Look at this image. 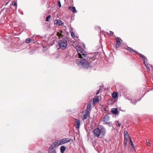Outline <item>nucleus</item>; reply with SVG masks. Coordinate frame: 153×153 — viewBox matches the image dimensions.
Listing matches in <instances>:
<instances>
[{"mask_svg":"<svg viewBox=\"0 0 153 153\" xmlns=\"http://www.w3.org/2000/svg\"><path fill=\"white\" fill-rule=\"evenodd\" d=\"M99 99L98 97V98L94 99L93 100V103L94 104V103L98 102L99 101Z\"/></svg>","mask_w":153,"mask_h":153,"instance_id":"obj_21","label":"nucleus"},{"mask_svg":"<svg viewBox=\"0 0 153 153\" xmlns=\"http://www.w3.org/2000/svg\"><path fill=\"white\" fill-rule=\"evenodd\" d=\"M109 117L107 115H105L103 119V121L105 123V124H108L109 125H110V122H108L109 121Z\"/></svg>","mask_w":153,"mask_h":153,"instance_id":"obj_6","label":"nucleus"},{"mask_svg":"<svg viewBox=\"0 0 153 153\" xmlns=\"http://www.w3.org/2000/svg\"><path fill=\"white\" fill-rule=\"evenodd\" d=\"M92 62L88 60H84L82 61V60L78 59L77 60L76 62L79 66L88 69L92 68L91 63H92Z\"/></svg>","mask_w":153,"mask_h":153,"instance_id":"obj_2","label":"nucleus"},{"mask_svg":"<svg viewBox=\"0 0 153 153\" xmlns=\"http://www.w3.org/2000/svg\"><path fill=\"white\" fill-rule=\"evenodd\" d=\"M126 49L132 53L133 52H137L135 51L132 48L130 47H127L126 48Z\"/></svg>","mask_w":153,"mask_h":153,"instance_id":"obj_14","label":"nucleus"},{"mask_svg":"<svg viewBox=\"0 0 153 153\" xmlns=\"http://www.w3.org/2000/svg\"><path fill=\"white\" fill-rule=\"evenodd\" d=\"M56 35L58 36L59 37V39H60V38H62V35L61 34V33H60L59 32H58L57 33Z\"/></svg>","mask_w":153,"mask_h":153,"instance_id":"obj_24","label":"nucleus"},{"mask_svg":"<svg viewBox=\"0 0 153 153\" xmlns=\"http://www.w3.org/2000/svg\"><path fill=\"white\" fill-rule=\"evenodd\" d=\"M68 9L73 13L76 12V10L74 7L69 6L68 8Z\"/></svg>","mask_w":153,"mask_h":153,"instance_id":"obj_10","label":"nucleus"},{"mask_svg":"<svg viewBox=\"0 0 153 153\" xmlns=\"http://www.w3.org/2000/svg\"><path fill=\"white\" fill-rule=\"evenodd\" d=\"M91 103H92L91 101H90V102H89V104H90V105H91Z\"/></svg>","mask_w":153,"mask_h":153,"instance_id":"obj_39","label":"nucleus"},{"mask_svg":"<svg viewBox=\"0 0 153 153\" xmlns=\"http://www.w3.org/2000/svg\"><path fill=\"white\" fill-rule=\"evenodd\" d=\"M31 41V39H30V38H28V39H27L26 40L25 42H26L27 43H29Z\"/></svg>","mask_w":153,"mask_h":153,"instance_id":"obj_27","label":"nucleus"},{"mask_svg":"<svg viewBox=\"0 0 153 153\" xmlns=\"http://www.w3.org/2000/svg\"><path fill=\"white\" fill-rule=\"evenodd\" d=\"M130 143V144H131V146H132V148L134 149V144L133 143V142H131Z\"/></svg>","mask_w":153,"mask_h":153,"instance_id":"obj_34","label":"nucleus"},{"mask_svg":"<svg viewBox=\"0 0 153 153\" xmlns=\"http://www.w3.org/2000/svg\"><path fill=\"white\" fill-rule=\"evenodd\" d=\"M70 32L71 33V37L73 38H75L76 36L74 32L73 31H70Z\"/></svg>","mask_w":153,"mask_h":153,"instance_id":"obj_22","label":"nucleus"},{"mask_svg":"<svg viewBox=\"0 0 153 153\" xmlns=\"http://www.w3.org/2000/svg\"><path fill=\"white\" fill-rule=\"evenodd\" d=\"M60 32H61V33H62V30H60Z\"/></svg>","mask_w":153,"mask_h":153,"instance_id":"obj_40","label":"nucleus"},{"mask_svg":"<svg viewBox=\"0 0 153 153\" xmlns=\"http://www.w3.org/2000/svg\"><path fill=\"white\" fill-rule=\"evenodd\" d=\"M51 17V16L49 15L46 18V22H49V19H50Z\"/></svg>","mask_w":153,"mask_h":153,"instance_id":"obj_26","label":"nucleus"},{"mask_svg":"<svg viewBox=\"0 0 153 153\" xmlns=\"http://www.w3.org/2000/svg\"><path fill=\"white\" fill-rule=\"evenodd\" d=\"M144 64L145 65V66L146 68L147 69V70H148V71H150V69L149 67L148 66V65H146L145 64V63H144Z\"/></svg>","mask_w":153,"mask_h":153,"instance_id":"obj_28","label":"nucleus"},{"mask_svg":"<svg viewBox=\"0 0 153 153\" xmlns=\"http://www.w3.org/2000/svg\"><path fill=\"white\" fill-rule=\"evenodd\" d=\"M111 112L115 114H117L118 112L117 109L115 108H112L111 110Z\"/></svg>","mask_w":153,"mask_h":153,"instance_id":"obj_13","label":"nucleus"},{"mask_svg":"<svg viewBox=\"0 0 153 153\" xmlns=\"http://www.w3.org/2000/svg\"><path fill=\"white\" fill-rule=\"evenodd\" d=\"M139 56H140V57L141 58H142V59L143 62H144V63H145V56H144L143 55V54H140V53H139Z\"/></svg>","mask_w":153,"mask_h":153,"instance_id":"obj_19","label":"nucleus"},{"mask_svg":"<svg viewBox=\"0 0 153 153\" xmlns=\"http://www.w3.org/2000/svg\"><path fill=\"white\" fill-rule=\"evenodd\" d=\"M112 96L113 98H115L117 97L118 94L117 92H114L113 93Z\"/></svg>","mask_w":153,"mask_h":153,"instance_id":"obj_18","label":"nucleus"},{"mask_svg":"<svg viewBox=\"0 0 153 153\" xmlns=\"http://www.w3.org/2000/svg\"><path fill=\"white\" fill-rule=\"evenodd\" d=\"M129 137V139L130 140V143L131 142H132L131 137L129 136V137Z\"/></svg>","mask_w":153,"mask_h":153,"instance_id":"obj_37","label":"nucleus"},{"mask_svg":"<svg viewBox=\"0 0 153 153\" xmlns=\"http://www.w3.org/2000/svg\"><path fill=\"white\" fill-rule=\"evenodd\" d=\"M117 124H116V126H118L119 127H120L121 125V123H120L119 121H117Z\"/></svg>","mask_w":153,"mask_h":153,"instance_id":"obj_29","label":"nucleus"},{"mask_svg":"<svg viewBox=\"0 0 153 153\" xmlns=\"http://www.w3.org/2000/svg\"><path fill=\"white\" fill-rule=\"evenodd\" d=\"M53 144L54 145L55 147L60 145V144H59V140H56Z\"/></svg>","mask_w":153,"mask_h":153,"instance_id":"obj_17","label":"nucleus"},{"mask_svg":"<svg viewBox=\"0 0 153 153\" xmlns=\"http://www.w3.org/2000/svg\"><path fill=\"white\" fill-rule=\"evenodd\" d=\"M93 133L96 137H99L101 134V130L99 128H96L94 130Z\"/></svg>","mask_w":153,"mask_h":153,"instance_id":"obj_3","label":"nucleus"},{"mask_svg":"<svg viewBox=\"0 0 153 153\" xmlns=\"http://www.w3.org/2000/svg\"><path fill=\"white\" fill-rule=\"evenodd\" d=\"M115 40H116V42H117V41L120 42V39H119V38L118 37H115Z\"/></svg>","mask_w":153,"mask_h":153,"instance_id":"obj_35","label":"nucleus"},{"mask_svg":"<svg viewBox=\"0 0 153 153\" xmlns=\"http://www.w3.org/2000/svg\"><path fill=\"white\" fill-rule=\"evenodd\" d=\"M57 3H58V4L59 7H61V5L60 1H58Z\"/></svg>","mask_w":153,"mask_h":153,"instance_id":"obj_33","label":"nucleus"},{"mask_svg":"<svg viewBox=\"0 0 153 153\" xmlns=\"http://www.w3.org/2000/svg\"><path fill=\"white\" fill-rule=\"evenodd\" d=\"M98 93V92L97 93V94Z\"/></svg>","mask_w":153,"mask_h":153,"instance_id":"obj_42","label":"nucleus"},{"mask_svg":"<svg viewBox=\"0 0 153 153\" xmlns=\"http://www.w3.org/2000/svg\"><path fill=\"white\" fill-rule=\"evenodd\" d=\"M127 140H128V139H127V138H124V141L123 143L125 146H126V145L127 144Z\"/></svg>","mask_w":153,"mask_h":153,"instance_id":"obj_25","label":"nucleus"},{"mask_svg":"<svg viewBox=\"0 0 153 153\" xmlns=\"http://www.w3.org/2000/svg\"><path fill=\"white\" fill-rule=\"evenodd\" d=\"M101 133L103 135H105V132H106V130L105 128H102L101 129Z\"/></svg>","mask_w":153,"mask_h":153,"instance_id":"obj_16","label":"nucleus"},{"mask_svg":"<svg viewBox=\"0 0 153 153\" xmlns=\"http://www.w3.org/2000/svg\"><path fill=\"white\" fill-rule=\"evenodd\" d=\"M91 106L90 105V104H88L87 105V109L86 110H88H88L91 108Z\"/></svg>","mask_w":153,"mask_h":153,"instance_id":"obj_31","label":"nucleus"},{"mask_svg":"<svg viewBox=\"0 0 153 153\" xmlns=\"http://www.w3.org/2000/svg\"><path fill=\"white\" fill-rule=\"evenodd\" d=\"M75 126L76 128L77 129H78L79 128L80 125V121L79 120L77 119H75Z\"/></svg>","mask_w":153,"mask_h":153,"instance_id":"obj_7","label":"nucleus"},{"mask_svg":"<svg viewBox=\"0 0 153 153\" xmlns=\"http://www.w3.org/2000/svg\"><path fill=\"white\" fill-rule=\"evenodd\" d=\"M38 153H41V152H39Z\"/></svg>","mask_w":153,"mask_h":153,"instance_id":"obj_41","label":"nucleus"},{"mask_svg":"<svg viewBox=\"0 0 153 153\" xmlns=\"http://www.w3.org/2000/svg\"><path fill=\"white\" fill-rule=\"evenodd\" d=\"M54 24L56 25H61L63 24V23L62 21L59 19L56 20L54 22Z\"/></svg>","mask_w":153,"mask_h":153,"instance_id":"obj_8","label":"nucleus"},{"mask_svg":"<svg viewBox=\"0 0 153 153\" xmlns=\"http://www.w3.org/2000/svg\"><path fill=\"white\" fill-rule=\"evenodd\" d=\"M78 56L79 58H81L82 61L84 60H88L90 62H93L96 59V53L94 54L93 56L90 57L88 56L86 52L85 51L80 49L79 51H78Z\"/></svg>","mask_w":153,"mask_h":153,"instance_id":"obj_1","label":"nucleus"},{"mask_svg":"<svg viewBox=\"0 0 153 153\" xmlns=\"http://www.w3.org/2000/svg\"><path fill=\"white\" fill-rule=\"evenodd\" d=\"M60 151L61 153H64L66 150V147L64 146H62L60 147Z\"/></svg>","mask_w":153,"mask_h":153,"instance_id":"obj_15","label":"nucleus"},{"mask_svg":"<svg viewBox=\"0 0 153 153\" xmlns=\"http://www.w3.org/2000/svg\"><path fill=\"white\" fill-rule=\"evenodd\" d=\"M124 138H127L128 139V137H129V136L128 134V132L126 131L124 132Z\"/></svg>","mask_w":153,"mask_h":153,"instance_id":"obj_20","label":"nucleus"},{"mask_svg":"<svg viewBox=\"0 0 153 153\" xmlns=\"http://www.w3.org/2000/svg\"><path fill=\"white\" fill-rule=\"evenodd\" d=\"M61 39H60L59 41V42H65V43L67 42V38L65 37H64L63 36H62Z\"/></svg>","mask_w":153,"mask_h":153,"instance_id":"obj_11","label":"nucleus"},{"mask_svg":"<svg viewBox=\"0 0 153 153\" xmlns=\"http://www.w3.org/2000/svg\"><path fill=\"white\" fill-rule=\"evenodd\" d=\"M58 45L60 48L65 49L66 48L67 46V43L62 42H58Z\"/></svg>","mask_w":153,"mask_h":153,"instance_id":"obj_5","label":"nucleus"},{"mask_svg":"<svg viewBox=\"0 0 153 153\" xmlns=\"http://www.w3.org/2000/svg\"><path fill=\"white\" fill-rule=\"evenodd\" d=\"M71 139L69 138H65L61 140H59V144L60 145L70 142Z\"/></svg>","mask_w":153,"mask_h":153,"instance_id":"obj_4","label":"nucleus"},{"mask_svg":"<svg viewBox=\"0 0 153 153\" xmlns=\"http://www.w3.org/2000/svg\"><path fill=\"white\" fill-rule=\"evenodd\" d=\"M146 144L148 146H149L150 145V143H149V140H148V141L147 140H146Z\"/></svg>","mask_w":153,"mask_h":153,"instance_id":"obj_32","label":"nucleus"},{"mask_svg":"<svg viewBox=\"0 0 153 153\" xmlns=\"http://www.w3.org/2000/svg\"><path fill=\"white\" fill-rule=\"evenodd\" d=\"M120 41L116 42L115 45H116V47L117 48L118 47L120 46Z\"/></svg>","mask_w":153,"mask_h":153,"instance_id":"obj_23","label":"nucleus"},{"mask_svg":"<svg viewBox=\"0 0 153 153\" xmlns=\"http://www.w3.org/2000/svg\"><path fill=\"white\" fill-rule=\"evenodd\" d=\"M108 34H109L110 35H112L114 33L111 31H109V33H107Z\"/></svg>","mask_w":153,"mask_h":153,"instance_id":"obj_36","label":"nucleus"},{"mask_svg":"<svg viewBox=\"0 0 153 153\" xmlns=\"http://www.w3.org/2000/svg\"><path fill=\"white\" fill-rule=\"evenodd\" d=\"M50 153H56V152L55 150H53V151L52 152H51Z\"/></svg>","mask_w":153,"mask_h":153,"instance_id":"obj_38","label":"nucleus"},{"mask_svg":"<svg viewBox=\"0 0 153 153\" xmlns=\"http://www.w3.org/2000/svg\"><path fill=\"white\" fill-rule=\"evenodd\" d=\"M89 113V111L88 110H86L85 114H84L83 117H82L83 119H86L88 117Z\"/></svg>","mask_w":153,"mask_h":153,"instance_id":"obj_9","label":"nucleus"},{"mask_svg":"<svg viewBox=\"0 0 153 153\" xmlns=\"http://www.w3.org/2000/svg\"><path fill=\"white\" fill-rule=\"evenodd\" d=\"M55 147V146H54V145H53V144H52V145L49 147V153H50L51 152H52L53 150L52 151H51Z\"/></svg>","mask_w":153,"mask_h":153,"instance_id":"obj_12","label":"nucleus"},{"mask_svg":"<svg viewBox=\"0 0 153 153\" xmlns=\"http://www.w3.org/2000/svg\"><path fill=\"white\" fill-rule=\"evenodd\" d=\"M12 5L13 6H16L17 5V3L15 1H12Z\"/></svg>","mask_w":153,"mask_h":153,"instance_id":"obj_30","label":"nucleus"}]
</instances>
